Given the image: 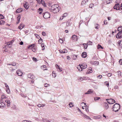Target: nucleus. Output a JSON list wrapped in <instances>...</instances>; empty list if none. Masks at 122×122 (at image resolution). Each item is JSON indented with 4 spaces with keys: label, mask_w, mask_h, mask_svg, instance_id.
I'll return each instance as SVG.
<instances>
[{
    "label": "nucleus",
    "mask_w": 122,
    "mask_h": 122,
    "mask_svg": "<svg viewBox=\"0 0 122 122\" xmlns=\"http://www.w3.org/2000/svg\"><path fill=\"white\" fill-rule=\"evenodd\" d=\"M120 108V106L119 104L116 103L114 104L112 107V109L113 111H114L115 112L118 111Z\"/></svg>",
    "instance_id": "1"
},
{
    "label": "nucleus",
    "mask_w": 122,
    "mask_h": 122,
    "mask_svg": "<svg viewBox=\"0 0 122 122\" xmlns=\"http://www.w3.org/2000/svg\"><path fill=\"white\" fill-rule=\"evenodd\" d=\"M42 15L44 18L45 19L50 18V14L48 12H46L43 13Z\"/></svg>",
    "instance_id": "2"
},
{
    "label": "nucleus",
    "mask_w": 122,
    "mask_h": 122,
    "mask_svg": "<svg viewBox=\"0 0 122 122\" xmlns=\"http://www.w3.org/2000/svg\"><path fill=\"white\" fill-rule=\"evenodd\" d=\"M79 67L80 68V69L78 68V67H77L79 71H81L82 70V69H85L87 67V65L84 64H79Z\"/></svg>",
    "instance_id": "3"
},
{
    "label": "nucleus",
    "mask_w": 122,
    "mask_h": 122,
    "mask_svg": "<svg viewBox=\"0 0 122 122\" xmlns=\"http://www.w3.org/2000/svg\"><path fill=\"white\" fill-rule=\"evenodd\" d=\"M121 32V31H120L116 35V36L117 38L121 39L122 37V35Z\"/></svg>",
    "instance_id": "4"
},
{
    "label": "nucleus",
    "mask_w": 122,
    "mask_h": 122,
    "mask_svg": "<svg viewBox=\"0 0 122 122\" xmlns=\"http://www.w3.org/2000/svg\"><path fill=\"white\" fill-rule=\"evenodd\" d=\"M113 8L114 9H116V10H120V7L119 3H117L115 5Z\"/></svg>",
    "instance_id": "5"
},
{
    "label": "nucleus",
    "mask_w": 122,
    "mask_h": 122,
    "mask_svg": "<svg viewBox=\"0 0 122 122\" xmlns=\"http://www.w3.org/2000/svg\"><path fill=\"white\" fill-rule=\"evenodd\" d=\"M57 8H60L58 5L56 4L54 5L51 6V10H54L55 9Z\"/></svg>",
    "instance_id": "6"
},
{
    "label": "nucleus",
    "mask_w": 122,
    "mask_h": 122,
    "mask_svg": "<svg viewBox=\"0 0 122 122\" xmlns=\"http://www.w3.org/2000/svg\"><path fill=\"white\" fill-rule=\"evenodd\" d=\"M88 1V0H83L81 2V5L83 6L85 5Z\"/></svg>",
    "instance_id": "7"
},
{
    "label": "nucleus",
    "mask_w": 122,
    "mask_h": 122,
    "mask_svg": "<svg viewBox=\"0 0 122 122\" xmlns=\"http://www.w3.org/2000/svg\"><path fill=\"white\" fill-rule=\"evenodd\" d=\"M16 73L19 76H21L22 75V72L19 70L17 71Z\"/></svg>",
    "instance_id": "8"
},
{
    "label": "nucleus",
    "mask_w": 122,
    "mask_h": 122,
    "mask_svg": "<svg viewBox=\"0 0 122 122\" xmlns=\"http://www.w3.org/2000/svg\"><path fill=\"white\" fill-rule=\"evenodd\" d=\"M11 46L12 44L10 43V42H9L7 43V45L5 46V47H7L10 48L11 47Z\"/></svg>",
    "instance_id": "9"
},
{
    "label": "nucleus",
    "mask_w": 122,
    "mask_h": 122,
    "mask_svg": "<svg viewBox=\"0 0 122 122\" xmlns=\"http://www.w3.org/2000/svg\"><path fill=\"white\" fill-rule=\"evenodd\" d=\"M77 36L75 35L72 36L71 38V39L72 40L75 41H77Z\"/></svg>",
    "instance_id": "10"
},
{
    "label": "nucleus",
    "mask_w": 122,
    "mask_h": 122,
    "mask_svg": "<svg viewBox=\"0 0 122 122\" xmlns=\"http://www.w3.org/2000/svg\"><path fill=\"white\" fill-rule=\"evenodd\" d=\"M22 11L23 9L22 8H19L16 10L15 13H19L20 12H21Z\"/></svg>",
    "instance_id": "11"
},
{
    "label": "nucleus",
    "mask_w": 122,
    "mask_h": 122,
    "mask_svg": "<svg viewBox=\"0 0 122 122\" xmlns=\"http://www.w3.org/2000/svg\"><path fill=\"white\" fill-rule=\"evenodd\" d=\"M59 8H56L54 9V10H51V11L53 12L54 13H56L58 12L59 11Z\"/></svg>",
    "instance_id": "12"
},
{
    "label": "nucleus",
    "mask_w": 122,
    "mask_h": 122,
    "mask_svg": "<svg viewBox=\"0 0 122 122\" xmlns=\"http://www.w3.org/2000/svg\"><path fill=\"white\" fill-rule=\"evenodd\" d=\"M25 2L26 3L23 5L24 6L25 9H27L29 8V6L28 5V3L26 2Z\"/></svg>",
    "instance_id": "13"
},
{
    "label": "nucleus",
    "mask_w": 122,
    "mask_h": 122,
    "mask_svg": "<svg viewBox=\"0 0 122 122\" xmlns=\"http://www.w3.org/2000/svg\"><path fill=\"white\" fill-rule=\"evenodd\" d=\"M81 115L87 119H90V118L88 116L84 114L83 113L81 114Z\"/></svg>",
    "instance_id": "14"
},
{
    "label": "nucleus",
    "mask_w": 122,
    "mask_h": 122,
    "mask_svg": "<svg viewBox=\"0 0 122 122\" xmlns=\"http://www.w3.org/2000/svg\"><path fill=\"white\" fill-rule=\"evenodd\" d=\"M81 56L83 58H86V53L85 52H83L81 54Z\"/></svg>",
    "instance_id": "15"
},
{
    "label": "nucleus",
    "mask_w": 122,
    "mask_h": 122,
    "mask_svg": "<svg viewBox=\"0 0 122 122\" xmlns=\"http://www.w3.org/2000/svg\"><path fill=\"white\" fill-rule=\"evenodd\" d=\"M35 46L34 44H32L30 45H29L28 46V48L29 49H31L34 48Z\"/></svg>",
    "instance_id": "16"
},
{
    "label": "nucleus",
    "mask_w": 122,
    "mask_h": 122,
    "mask_svg": "<svg viewBox=\"0 0 122 122\" xmlns=\"http://www.w3.org/2000/svg\"><path fill=\"white\" fill-rule=\"evenodd\" d=\"M25 26V25H23V24L21 23L20 25L19 26L18 28L19 29H22Z\"/></svg>",
    "instance_id": "17"
},
{
    "label": "nucleus",
    "mask_w": 122,
    "mask_h": 122,
    "mask_svg": "<svg viewBox=\"0 0 122 122\" xmlns=\"http://www.w3.org/2000/svg\"><path fill=\"white\" fill-rule=\"evenodd\" d=\"M27 76L28 78H30L31 79H33L34 77L33 75L31 74H28L27 75Z\"/></svg>",
    "instance_id": "18"
},
{
    "label": "nucleus",
    "mask_w": 122,
    "mask_h": 122,
    "mask_svg": "<svg viewBox=\"0 0 122 122\" xmlns=\"http://www.w3.org/2000/svg\"><path fill=\"white\" fill-rule=\"evenodd\" d=\"M20 15H19L17 17V24H18L19 22L20 21Z\"/></svg>",
    "instance_id": "19"
},
{
    "label": "nucleus",
    "mask_w": 122,
    "mask_h": 122,
    "mask_svg": "<svg viewBox=\"0 0 122 122\" xmlns=\"http://www.w3.org/2000/svg\"><path fill=\"white\" fill-rule=\"evenodd\" d=\"M104 105L106 109H107L109 107L107 103H104Z\"/></svg>",
    "instance_id": "20"
},
{
    "label": "nucleus",
    "mask_w": 122,
    "mask_h": 122,
    "mask_svg": "<svg viewBox=\"0 0 122 122\" xmlns=\"http://www.w3.org/2000/svg\"><path fill=\"white\" fill-rule=\"evenodd\" d=\"M93 92V90L91 89H89L88 91L85 93V94H90L91 93H92Z\"/></svg>",
    "instance_id": "21"
},
{
    "label": "nucleus",
    "mask_w": 122,
    "mask_h": 122,
    "mask_svg": "<svg viewBox=\"0 0 122 122\" xmlns=\"http://www.w3.org/2000/svg\"><path fill=\"white\" fill-rule=\"evenodd\" d=\"M77 56V55H73L72 56V58L73 60H76Z\"/></svg>",
    "instance_id": "22"
},
{
    "label": "nucleus",
    "mask_w": 122,
    "mask_h": 122,
    "mask_svg": "<svg viewBox=\"0 0 122 122\" xmlns=\"http://www.w3.org/2000/svg\"><path fill=\"white\" fill-rule=\"evenodd\" d=\"M5 86L7 88H8V89H9V92H8V91L7 90V93H10V90L9 88V86H8V85H7V84L6 83H5Z\"/></svg>",
    "instance_id": "23"
},
{
    "label": "nucleus",
    "mask_w": 122,
    "mask_h": 122,
    "mask_svg": "<svg viewBox=\"0 0 122 122\" xmlns=\"http://www.w3.org/2000/svg\"><path fill=\"white\" fill-rule=\"evenodd\" d=\"M83 46L85 49H87L88 47V45L84 43L83 44Z\"/></svg>",
    "instance_id": "24"
},
{
    "label": "nucleus",
    "mask_w": 122,
    "mask_h": 122,
    "mask_svg": "<svg viewBox=\"0 0 122 122\" xmlns=\"http://www.w3.org/2000/svg\"><path fill=\"white\" fill-rule=\"evenodd\" d=\"M99 27V25L97 24L95 25V28L96 29H98Z\"/></svg>",
    "instance_id": "25"
},
{
    "label": "nucleus",
    "mask_w": 122,
    "mask_h": 122,
    "mask_svg": "<svg viewBox=\"0 0 122 122\" xmlns=\"http://www.w3.org/2000/svg\"><path fill=\"white\" fill-rule=\"evenodd\" d=\"M5 106V104L3 105L2 104H1L0 102V108H2V107H4Z\"/></svg>",
    "instance_id": "26"
},
{
    "label": "nucleus",
    "mask_w": 122,
    "mask_h": 122,
    "mask_svg": "<svg viewBox=\"0 0 122 122\" xmlns=\"http://www.w3.org/2000/svg\"><path fill=\"white\" fill-rule=\"evenodd\" d=\"M60 52V53H65L67 52V51H63V50H59Z\"/></svg>",
    "instance_id": "27"
},
{
    "label": "nucleus",
    "mask_w": 122,
    "mask_h": 122,
    "mask_svg": "<svg viewBox=\"0 0 122 122\" xmlns=\"http://www.w3.org/2000/svg\"><path fill=\"white\" fill-rule=\"evenodd\" d=\"M109 101H111L112 103V104L114 103L115 102V100L113 99H109Z\"/></svg>",
    "instance_id": "28"
},
{
    "label": "nucleus",
    "mask_w": 122,
    "mask_h": 122,
    "mask_svg": "<svg viewBox=\"0 0 122 122\" xmlns=\"http://www.w3.org/2000/svg\"><path fill=\"white\" fill-rule=\"evenodd\" d=\"M87 44L88 45H92V42L90 41H89L87 42Z\"/></svg>",
    "instance_id": "29"
},
{
    "label": "nucleus",
    "mask_w": 122,
    "mask_h": 122,
    "mask_svg": "<svg viewBox=\"0 0 122 122\" xmlns=\"http://www.w3.org/2000/svg\"><path fill=\"white\" fill-rule=\"evenodd\" d=\"M5 23V21L2 20H1L0 21V24H4Z\"/></svg>",
    "instance_id": "30"
},
{
    "label": "nucleus",
    "mask_w": 122,
    "mask_h": 122,
    "mask_svg": "<svg viewBox=\"0 0 122 122\" xmlns=\"http://www.w3.org/2000/svg\"><path fill=\"white\" fill-rule=\"evenodd\" d=\"M38 41L40 44H41L42 43V40L41 38H40V39Z\"/></svg>",
    "instance_id": "31"
},
{
    "label": "nucleus",
    "mask_w": 122,
    "mask_h": 122,
    "mask_svg": "<svg viewBox=\"0 0 122 122\" xmlns=\"http://www.w3.org/2000/svg\"><path fill=\"white\" fill-rule=\"evenodd\" d=\"M8 65H11L12 66H15L16 65V63L15 62L12 63L11 64H8Z\"/></svg>",
    "instance_id": "32"
},
{
    "label": "nucleus",
    "mask_w": 122,
    "mask_h": 122,
    "mask_svg": "<svg viewBox=\"0 0 122 122\" xmlns=\"http://www.w3.org/2000/svg\"><path fill=\"white\" fill-rule=\"evenodd\" d=\"M92 72V70L91 69H89L87 70V72L88 73H90Z\"/></svg>",
    "instance_id": "33"
},
{
    "label": "nucleus",
    "mask_w": 122,
    "mask_h": 122,
    "mask_svg": "<svg viewBox=\"0 0 122 122\" xmlns=\"http://www.w3.org/2000/svg\"><path fill=\"white\" fill-rule=\"evenodd\" d=\"M41 46L42 48V50H44L45 49L44 45L43 44H41Z\"/></svg>",
    "instance_id": "34"
},
{
    "label": "nucleus",
    "mask_w": 122,
    "mask_h": 122,
    "mask_svg": "<svg viewBox=\"0 0 122 122\" xmlns=\"http://www.w3.org/2000/svg\"><path fill=\"white\" fill-rule=\"evenodd\" d=\"M105 84L107 86V87H108L109 86V83L108 81H106L105 82Z\"/></svg>",
    "instance_id": "35"
},
{
    "label": "nucleus",
    "mask_w": 122,
    "mask_h": 122,
    "mask_svg": "<svg viewBox=\"0 0 122 122\" xmlns=\"http://www.w3.org/2000/svg\"><path fill=\"white\" fill-rule=\"evenodd\" d=\"M122 28V26H119L117 30L119 31L121 30V29Z\"/></svg>",
    "instance_id": "36"
},
{
    "label": "nucleus",
    "mask_w": 122,
    "mask_h": 122,
    "mask_svg": "<svg viewBox=\"0 0 122 122\" xmlns=\"http://www.w3.org/2000/svg\"><path fill=\"white\" fill-rule=\"evenodd\" d=\"M100 98V97H95L94 99L95 101L96 100H98Z\"/></svg>",
    "instance_id": "37"
},
{
    "label": "nucleus",
    "mask_w": 122,
    "mask_h": 122,
    "mask_svg": "<svg viewBox=\"0 0 122 122\" xmlns=\"http://www.w3.org/2000/svg\"><path fill=\"white\" fill-rule=\"evenodd\" d=\"M73 104H72L71 102H70L69 103V105L70 106V107H71L73 106Z\"/></svg>",
    "instance_id": "38"
},
{
    "label": "nucleus",
    "mask_w": 122,
    "mask_h": 122,
    "mask_svg": "<svg viewBox=\"0 0 122 122\" xmlns=\"http://www.w3.org/2000/svg\"><path fill=\"white\" fill-rule=\"evenodd\" d=\"M97 47L99 49L100 48L103 49V47L100 45H98Z\"/></svg>",
    "instance_id": "39"
},
{
    "label": "nucleus",
    "mask_w": 122,
    "mask_h": 122,
    "mask_svg": "<svg viewBox=\"0 0 122 122\" xmlns=\"http://www.w3.org/2000/svg\"><path fill=\"white\" fill-rule=\"evenodd\" d=\"M121 71H119L117 72V74L119 76H121Z\"/></svg>",
    "instance_id": "40"
},
{
    "label": "nucleus",
    "mask_w": 122,
    "mask_h": 122,
    "mask_svg": "<svg viewBox=\"0 0 122 122\" xmlns=\"http://www.w3.org/2000/svg\"><path fill=\"white\" fill-rule=\"evenodd\" d=\"M77 110H78V111L80 112V115H81V114H82L83 113L81 111V110H80L79 108H77Z\"/></svg>",
    "instance_id": "41"
},
{
    "label": "nucleus",
    "mask_w": 122,
    "mask_h": 122,
    "mask_svg": "<svg viewBox=\"0 0 122 122\" xmlns=\"http://www.w3.org/2000/svg\"><path fill=\"white\" fill-rule=\"evenodd\" d=\"M4 16L1 14H0V19H4Z\"/></svg>",
    "instance_id": "42"
},
{
    "label": "nucleus",
    "mask_w": 122,
    "mask_h": 122,
    "mask_svg": "<svg viewBox=\"0 0 122 122\" xmlns=\"http://www.w3.org/2000/svg\"><path fill=\"white\" fill-rule=\"evenodd\" d=\"M47 120L45 118H42V120L44 122H47Z\"/></svg>",
    "instance_id": "43"
},
{
    "label": "nucleus",
    "mask_w": 122,
    "mask_h": 122,
    "mask_svg": "<svg viewBox=\"0 0 122 122\" xmlns=\"http://www.w3.org/2000/svg\"><path fill=\"white\" fill-rule=\"evenodd\" d=\"M94 5L93 4H90L89 7L90 8H92V6Z\"/></svg>",
    "instance_id": "44"
},
{
    "label": "nucleus",
    "mask_w": 122,
    "mask_h": 122,
    "mask_svg": "<svg viewBox=\"0 0 122 122\" xmlns=\"http://www.w3.org/2000/svg\"><path fill=\"white\" fill-rule=\"evenodd\" d=\"M42 35L43 36H45L46 35V33L45 32L43 31L42 32Z\"/></svg>",
    "instance_id": "45"
},
{
    "label": "nucleus",
    "mask_w": 122,
    "mask_h": 122,
    "mask_svg": "<svg viewBox=\"0 0 122 122\" xmlns=\"http://www.w3.org/2000/svg\"><path fill=\"white\" fill-rule=\"evenodd\" d=\"M33 60L34 61H37V59L35 57H33Z\"/></svg>",
    "instance_id": "46"
},
{
    "label": "nucleus",
    "mask_w": 122,
    "mask_h": 122,
    "mask_svg": "<svg viewBox=\"0 0 122 122\" xmlns=\"http://www.w3.org/2000/svg\"><path fill=\"white\" fill-rule=\"evenodd\" d=\"M119 63H120V64L121 65H122V60L121 59H120L119 61Z\"/></svg>",
    "instance_id": "47"
},
{
    "label": "nucleus",
    "mask_w": 122,
    "mask_h": 122,
    "mask_svg": "<svg viewBox=\"0 0 122 122\" xmlns=\"http://www.w3.org/2000/svg\"><path fill=\"white\" fill-rule=\"evenodd\" d=\"M62 119L64 120H69V119L68 118H67L66 117H63Z\"/></svg>",
    "instance_id": "48"
},
{
    "label": "nucleus",
    "mask_w": 122,
    "mask_h": 122,
    "mask_svg": "<svg viewBox=\"0 0 122 122\" xmlns=\"http://www.w3.org/2000/svg\"><path fill=\"white\" fill-rule=\"evenodd\" d=\"M52 76L53 77H56V75L55 73H52Z\"/></svg>",
    "instance_id": "49"
},
{
    "label": "nucleus",
    "mask_w": 122,
    "mask_h": 122,
    "mask_svg": "<svg viewBox=\"0 0 122 122\" xmlns=\"http://www.w3.org/2000/svg\"><path fill=\"white\" fill-rule=\"evenodd\" d=\"M1 98L2 99H3L5 98V95H2L1 96Z\"/></svg>",
    "instance_id": "50"
},
{
    "label": "nucleus",
    "mask_w": 122,
    "mask_h": 122,
    "mask_svg": "<svg viewBox=\"0 0 122 122\" xmlns=\"http://www.w3.org/2000/svg\"><path fill=\"white\" fill-rule=\"evenodd\" d=\"M110 0H107L106 2L107 4H109L110 3Z\"/></svg>",
    "instance_id": "51"
},
{
    "label": "nucleus",
    "mask_w": 122,
    "mask_h": 122,
    "mask_svg": "<svg viewBox=\"0 0 122 122\" xmlns=\"http://www.w3.org/2000/svg\"><path fill=\"white\" fill-rule=\"evenodd\" d=\"M38 12H39V11H43V9L41 8H39V9H38Z\"/></svg>",
    "instance_id": "52"
},
{
    "label": "nucleus",
    "mask_w": 122,
    "mask_h": 122,
    "mask_svg": "<svg viewBox=\"0 0 122 122\" xmlns=\"http://www.w3.org/2000/svg\"><path fill=\"white\" fill-rule=\"evenodd\" d=\"M59 40V41L60 43H62L63 42V41L61 39H60Z\"/></svg>",
    "instance_id": "53"
},
{
    "label": "nucleus",
    "mask_w": 122,
    "mask_h": 122,
    "mask_svg": "<svg viewBox=\"0 0 122 122\" xmlns=\"http://www.w3.org/2000/svg\"><path fill=\"white\" fill-rule=\"evenodd\" d=\"M112 74L110 73H109L107 74V76L108 77H110L112 75Z\"/></svg>",
    "instance_id": "54"
},
{
    "label": "nucleus",
    "mask_w": 122,
    "mask_h": 122,
    "mask_svg": "<svg viewBox=\"0 0 122 122\" xmlns=\"http://www.w3.org/2000/svg\"><path fill=\"white\" fill-rule=\"evenodd\" d=\"M5 101L7 103H10V101L9 100H5Z\"/></svg>",
    "instance_id": "55"
},
{
    "label": "nucleus",
    "mask_w": 122,
    "mask_h": 122,
    "mask_svg": "<svg viewBox=\"0 0 122 122\" xmlns=\"http://www.w3.org/2000/svg\"><path fill=\"white\" fill-rule=\"evenodd\" d=\"M102 76L101 75H98V76L97 77L98 78H99V79H101V78L102 77Z\"/></svg>",
    "instance_id": "56"
},
{
    "label": "nucleus",
    "mask_w": 122,
    "mask_h": 122,
    "mask_svg": "<svg viewBox=\"0 0 122 122\" xmlns=\"http://www.w3.org/2000/svg\"><path fill=\"white\" fill-rule=\"evenodd\" d=\"M67 15V14L66 13H65L63 14V15L62 16L63 17H66Z\"/></svg>",
    "instance_id": "57"
},
{
    "label": "nucleus",
    "mask_w": 122,
    "mask_h": 122,
    "mask_svg": "<svg viewBox=\"0 0 122 122\" xmlns=\"http://www.w3.org/2000/svg\"><path fill=\"white\" fill-rule=\"evenodd\" d=\"M36 0L37 1L38 3L40 4V2H41L42 0Z\"/></svg>",
    "instance_id": "58"
},
{
    "label": "nucleus",
    "mask_w": 122,
    "mask_h": 122,
    "mask_svg": "<svg viewBox=\"0 0 122 122\" xmlns=\"http://www.w3.org/2000/svg\"><path fill=\"white\" fill-rule=\"evenodd\" d=\"M36 38L38 39H39L40 38L39 36L38 35H36Z\"/></svg>",
    "instance_id": "59"
},
{
    "label": "nucleus",
    "mask_w": 122,
    "mask_h": 122,
    "mask_svg": "<svg viewBox=\"0 0 122 122\" xmlns=\"http://www.w3.org/2000/svg\"><path fill=\"white\" fill-rule=\"evenodd\" d=\"M37 106L39 107H41L44 106H45V105H43V106H42L41 105V104H38Z\"/></svg>",
    "instance_id": "60"
},
{
    "label": "nucleus",
    "mask_w": 122,
    "mask_h": 122,
    "mask_svg": "<svg viewBox=\"0 0 122 122\" xmlns=\"http://www.w3.org/2000/svg\"><path fill=\"white\" fill-rule=\"evenodd\" d=\"M94 64H96L98 65L99 64V62L98 61H94Z\"/></svg>",
    "instance_id": "61"
},
{
    "label": "nucleus",
    "mask_w": 122,
    "mask_h": 122,
    "mask_svg": "<svg viewBox=\"0 0 122 122\" xmlns=\"http://www.w3.org/2000/svg\"><path fill=\"white\" fill-rule=\"evenodd\" d=\"M67 59H68V60H70V59H71V58L70 57H69V56H67Z\"/></svg>",
    "instance_id": "62"
},
{
    "label": "nucleus",
    "mask_w": 122,
    "mask_h": 122,
    "mask_svg": "<svg viewBox=\"0 0 122 122\" xmlns=\"http://www.w3.org/2000/svg\"><path fill=\"white\" fill-rule=\"evenodd\" d=\"M107 102L109 104H112L111 101H108Z\"/></svg>",
    "instance_id": "63"
},
{
    "label": "nucleus",
    "mask_w": 122,
    "mask_h": 122,
    "mask_svg": "<svg viewBox=\"0 0 122 122\" xmlns=\"http://www.w3.org/2000/svg\"><path fill=\"white\" fill-rule=\"evenodd\" d=\"M23 43L22 41H21L19 43V44L21 45H22L23 44Z\"/></svg>",
    "instance_id": "64"
}]
</instances>
